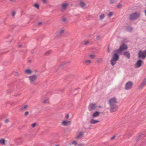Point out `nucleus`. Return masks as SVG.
Listing matches in <instances>:
<instances>
[{
	"label": "nucleus",
	"mask_w": 146,
	"mask_h": 146,
	"mask_svg": "<svg viewBox=\"0 0 146 146\" xmlns=\"http://www.w3.org/2000/svg\"><path fill=\"white\" fill-rule=\"evenodd\" d=\"M92 62L90 60H86L84 62L85 64L86 65H88Z\"/></svg>",
	"instance_id": "5701e85b"
},
{
	"label": "nucleus",
	"mask_w": 146,
	"mask_h": 146,
	"mask_svg": "<svg viewBox=\"0 0 146 146\" xmlns=\"http://www.w3.org/2000/svg\"><path fill=\"white\" fill-rule=\"evenodd\" d=\"M97 62L98 63H101L102 62V58H99L97 60Z\"/></svg>",
	"instance_id": "e433bc0d"
},
{
	"label": "nucleus",
	"mask_w": 146,
	"mask_h": 146,
	"mask_svg": "<svg viewBox=\"0 0 146 146\" xmlns=\"http://www.w3.org/2000/svg\"><path fill=\"white\" fill-rule=\"evenodd\" d=\"M28 107L27 105H25L24 106L22 107L20 109V110L21 111H23L26 110Z\"/></svg>",
	"instance_id": "a211bd4d"
},
{
	"label": "nucleus",
	"mask_w": 146,
	"mask_h": 146,
	"mask_svg": "<svg viewBox=\"0 0 146 146\" xmlns=\"http://www.w3.org/2000/svg\"><path fill=\"white\" fill-rule=\"evenodd\" d=\"M34 6L37 8V9H39V5H38L37 4H35L34 5Z\"/></svg>",
	"instance_id": "58836bf2"
},
{
	"label": "nucleus",
	"mask_w": 146,
	"mask_h": 146,
	"mask_svg": "<svg viewBox=\"0 0 146 146\" xmlns=\"http://www.w3.org/2000/svg\"><path fill=\"white\" fill-rule=\"evenodd\" d=\"M51 52V50H49V51H47L44 54L46 56H48L50 54Z\"/></svg>",
	"instance_id": "bb28decb"
},
{
	"label": "nucleus",
	"mask_w": 146,
	"mask_h": 146,
	"mask_svg": "<svg viewBox=\"0 0 146 146\" xmlns=\"http://www.w3.org/2000/svg\"><path fill=\"white\" fill-rule=\"evenodd\" d=\"M99 107H100V108H101V106H99Z\"/></svg>",
	"instance_id": "e2e57ef3"
},
{
	"label": "nucleus",
	"mask_w": 146,
	"mask_h": 146,
	"mask_svg": "<svg viewBox=\"0 0 146 146\" xmlns=\"http://www.w3.org/2000/svg\"><path fill=\"white\" fill-rule=\"evenodd\" d=\"M110 111L111 112L116 111L117 110L118 106L117 105H110Z\"/></svg>",
	"instance_id": "6e6552de"
},
{
	"label": "nucleus",
	"mask_w": 146,
	"mask_h": 146,
	"mask_svg": "<svg viewBox=\"0 0 146 146\" xmlns=\"http://www.w3.org/2000/svg\"><path fill=\"white\" fill-rule=\"evenodd\" d=\"M70 62V61H69V62H64L62 64H61V65H60V66H59V68L60 67H62V66H63L65 65H66V64L67 63H69Z\"/></svg>",
	"instance_id": "7c9ffc66"
},
{
	"label": "nucleus",
	"mask_w": 146,
	"mask_h": 146,
	"mask_svg": "<svg viewBox=\"0 0 146 146\" xmlns=\"http://www.w3.org/2000/svg\"><path fill=\"white\" fill-rule=\"evenodd\" d=\"M119 56L118 54L116 53H114L113 55L112 58L111 60V64L112 66L114 65L116 63L117 61L119 59Z\"/></svg>",
	"instance_id": "f257e3e1"
},
{
	"label": "nucleus",
	"mask_w": 146,
	"mask_h": 146,
	"mask_svg": "<svg viewBox=\"0 0 146 146\" xmlns=\"http://www.w3.org/2000/svg\"><path fill=\"white\" fill-rule=\"evenodd\" d=\"M140 15V13L138 12H135L131 14L129 17L130 20H133L136 19Z\"/></svg>",
	"instance_id": "20e7f679"
},
{
	"label": "nucleus",
	"mask_w": 146,
	"mask_h": 146,
	"mask_svg": "<svg viewBox=\"0 0 146 146\" xmlns=\"http://www.w3.org/2000/svg\"><path fill=\"white\" fill-rule=\"evenodd\" d=\"M43 2V4H46L47 3V0H41Z\"/></svg>",
	"instance_id": "79ce46f5"
},
{
	"label": "nucleus",
	"mask_w": 146,
	"mask_h": 146,
	"mask_svg": "<svg viewBox=\"0 0 146 146\" xmlns=\"http://www.w3.org/2000/svg\"><path fill=\"white\" fill-rule=\"evenodd\" d=\"M108 53H110V49H109V48H108Z\"/></svg>",
	"instance_id": "13d9d810"
},
{
	"label": "nucleus",
	"mask_w": 146,
	"mask_h": 146,
	"mask_svg": "<svg viewBox=\"0 0 146 146\" xmlns=\"http://www.w3.org/2000/svg\"><path fill=\"white\" fill-rule=\"evenodd\" d=\"M115 136H113L111 138V140H112L115 139Z\"/></svg>",
	"instance_id": "864d4df0"
},
{
	"label": "nucleus",
	"mask_w": 146,
	"mask_h": 146,
	"mask_svg": "<svg viewBox=\"0 0 146 146\" xmlns=\"http://www.w3.org/2000/svg\"><path fill=\"white\" fill-rule=\"evenodd\" d=\"M104 17L105 15L104 14H102L100 15V18L101 20H102L104 18Z\"/></svg>",
	"instance_id": "c756f323"
},
{
	"label": "nucleus",
	"mask_w": 146,
	"mask_h": 146,
	"mask_svg": "<svg viewBox=\"0 0 146 146\" xmlns=\"http://www.w3.org/2000/svg\"><path fill=\"white\" fill-rule=\"evenodd\" d=\"M42 24V22H40L38 24V26H41Z\"/></svg>",
	"instance_id": "8fccbe9b"
},
{
	"label": "nucleus",
	"mask_w": 146,
	"mask_h": 146,
	"mask_svg": "<svg viewBox=\"0 0 146 146\" xmlns=\"http://www.w3.org/2000/svg\"><path fill=\"white\" fill-rule=\"evenodd\" d=\"M72 144H74V145H78V143L76 141H73L71 143H69V145H71Z\"/></svg>",
	"instance_id": "a878e982"
},
{
	"label": "nucleus",
	"mask_w": 146,
	"mask_h": 146,
	"mask_svg": "<svg viewBox=\"0 0 146 146\" xmlns=\"http://www.w3.org/2000/svg\"><path fill=\"white\" fill-rule=\"evenodd\" d=\"M25 72L28 74H30L32 73V72L31 70L27 69L25 70Z\"/></svg>",
	"instance_id": "393cba45"
},
{
	"label": "nucleus",
	"mask_w": 146,
	"mask_h": 146,
	"mask_svg": "<svg viewBox=\"0 0 146 146\" xmlns=\"http://www.w3.org/2000/svg\"><path fill=\"white\" fill-rule=\"evenodd\" d=\"M69 115L68 114L66 116V119H68L69 118Z\"/></svg>",
	"instance_id": "4d7b16f0"
},
{
	"label": "nucleus",
	"mask_w": 146,
	"mask_h": 146,
	"mask_svg": "<svg viewBox=\"0 0 146 146\" xmlns=\"http://www.w3.org/2000/svg\"><path fill=\"white\" fill-rule=\"evenodd\" d=\"M56 34H57V35H56V36L55 38H59L60 37V36L62 35L60 34L58 32Z\"/></svg>",
	"instance_id": "2f4dec72"
},
{
	"label": "nucleus",
	"mask_w": 146,
	"mask_h": 146,
	"mask_svg": "<svg viewBox=\"0 0 146 146\" xmlns=\"http://www.w3.org/2000/svg\"><path fill=\"white\" fill-rule=\"evenodd\" d=\"M119 48L121 50V51L123 52L127 50L128 48V47L127 45L123 43L120 46Z\"/></svg>",
	"instance_id": "9d476101"
},
{
	"label": "nucleus",
	"mask_w": 146,
	"mask_h": 146,
	"mask_svg": "<svg viewBox=\"0 0 146 146\" xmlns=\"http://www.w3.org/2000/svg\"><path fill=\"white\" fill-rule=\"evenodd\" d=\"M143 61L141 60H139L137 61V62L135 64V67L136 68H139L141 66V63Z\"/></svg>",
	"instance_id": "1a4fd4ad"
},
{
	"label": "nucleus",
	"mask_w": 146,
	"mask_h": 146,
	"mask_svg": "<svg viewBox=\"0 0 146 146\" xmlns=\"http://www.w3.org/2000/svg\"><path fill=\"white\" fill-rule=\"evenodd\" d=\"M89 41H86L85 42H84V44L85 45H87L88 44H89Z\"/></svg>",
	"instance_id": "09e8293b"
},
{
	"label": "nucleus",
	"mask_w": 146,
	"mask_h": 146,
	"mask_svg": "<svg viewBox=\"0 0 146 146\" xmlns=\"http://www.w3.org/2000/svg\"><path fill=\"white\" fill-rule=\"evenodd\" d=\"M83 136V133L82 131H80L78 133L77 136L76 137V139L77 140H78L82 137Z\"/></svg>",
	"instance_id": "f8f14e48"
},
{
	"label": "nucleus",
	"mask_w": 146,
	"mask_h": 146,
	"mask_svg": "<svg viewBox=\"0 0 146 146\" xmlns=\"http://www.w3.org/2000/svg\"><path fill=\"white\" fill-rule=\"evenodd\" d=\"M89 56L92 59H94L96 57L95 55L93 54H91Z\"/></svg>",
	"instance_id": "c9c22d12"
},
{
	"label": "nucleus",
	"mask_w": 146,
	"mask_h": 146,
	"mask_svg": "<svg viewBox=\"0 0 146 146\" xmlns=\"http://www.w3.org/2000/svg\"><path fill=\"white\" fill-rule=\"evenodd\" d=\"M16 14V13L15 11H13L12 14V16L13 17H14Z\"/></svg>",
	"instance_id": "c03bdc74"
},
{
	"label": "nucleus",
	"mask_w": 146,
	"mask_h": 146,
	"mask_svg": "<svg viewBox=\"0 0 146 146\" xmlns=\"http://www.w3.org/2000/svg\"><path fill=\"white\" fill-rule=\"evenodd\" d=\"M70 122L71 121H62V124L64 126H67L70 125Z\"/></svg>",
	"instance_id": "ddd939ff"
},
{
	"label": "nucleus",
	"mask_w": 146,
	"mask_h": 146,
	"mask_svg": "<svg viewBox=\"0 0 146 146\" xmlns=\"http://www.w3.org/2000/svg\"><path fill=\"white\" fill-rule=\"evenodd\" d=\"M13 88L12 87H11V88L8 89L7 90V92L8 93L10 94L13 92Z\"/></svg>",
	"instance_id": "b1692460"
},
{
	"label": "nucleus",
	"mask_w": 146,
	"mask_h": 146,
	"mask_svg": "<svg viewBox=\"0 0 146 146\" xmlns=\"http://www.w3.org/2000/svg\"><path fill=\"white\" fill-rule=\"evenodd\" d=\"M36 123H34L33 124H32L31 125L33 127H35V126L36 125Z\"/></svg>",
	"instance_id": "37998d69"
},
{
	"label": "nucleus",
	"mask_w": 146,
	"mask_h": 146,
	"mask_svg": "<svg viewBox=\"0 0 146 146\" xmlns=\"http://www.w3.org/2000/svg\"><path fill=\"white\" fill-rule=\"evenodd\" d=\"M100 112L98 111H95L92 115V116L93 117H96L99 116Z\"/></svg>",
	"instance_id": "4468645a"
},
{
	"label": "nucleus",
	"mask_w": 146,
	"mask_h": 146,
	"mask_svg": "<svg viewBox=\"0 0 146 146\" xmlns=\"http://www.w3.org/2000/svg\"><path fill=\"white\" fill-rule=\"evenodd\" d=\"M62 20L63 22H65L66 21V19L65 18H64L62 19Z\"/></svg>",
	"instance_id": "3c124183"
},
{
	"label": "nucleus",
	"mask_w": 146,
	"mask_h": 146,
	"mask_svg": "<svg viewBox=\"0 0 146 146\" xmlns=\"http://www.w3.org/2000/svg\"><path fill=\"white\" fill-rule=\"evenodd\" d=\"M5 123H7L9 122V118L6 119L4 121Z\"/></svg>",
	"instance_id": "4c0bfd02"
},
{
	"label": "nucleus",
	"mask_w": 146,
	"mask_h": 146,
	"mask_svg": "<svg viewBox=\"0 0 146 146\" xmlns=\"http://www.w3.org/2000/svg\"><path fill=\"white\" fill-rule=\"evenodd\" d=\"M60 34L62 35L65 32V30L64 29H62L60 31L58 32Z\"/></svg>",
	"instance_id": "473e14b6"
},
{
	"label": "nucleus",
	"mask_w": 146,
	"mask_h": 146,
	"mask_svg": "<svg viewBox=\"0 0 146 146\" xmlns=\"http://www.w3.org/2000/svg\"><path fill=\"white\" fill-rule=\"evenodd\" d=\"M31 53H33V50L31 51Z\"/></svg>",
	"instance_id": "052dcab7"
},
{
	"label": "nucleus",
	"mask_w": 146,
	"mask_h": 146,
	"mask_svg": "<svg viewBox=\"0 0 146 146\" xmlns=\"http://www.w3.org/2000/svg\"><path fill=\"white\" fill-rule=\"evenodd\" d=\"M79 4L80 6L82 8H84L86 6V4L82 1L80 2Z\"/></svg>",
	"instance_id": "aec40b11"
},
{
	"label": "nucleus",
	"mask_w": 146,
	"mask_h": 146,
	"mask_svg": "<svg viewBox=\"0 0 146 146\" xmlns=\"http://www.w3.org/2000/svg\"><path fill=\"white\" fill-rule=\"evenodd\" d=\"M84 144L83 143H80L78 145V146H84Z\"/></svg>",
	"instance_id": "49530a36"
},
{
	"label": "nucleus",
	"mask_w": 146,
	"mask_h": 146,
	"mask_svg": "<svg viewBox=\"0 0 146 146\" xmlns=\"http://www.w3.org/2000/svg\"><path fill=\"white\" fill-rule=\"evenodd\" d=\"M68 5V4L67 3L62 4V9H65Z\"/></svg>",
	"instance_id": "412c9836"
},
{
	"label": "nucleus",
	"mask_w": 146,
	"mask_h": 146,
	"mask_svg": "<svg viewBox=\"0 0 146 146\" xmlns=\"http://www.w3.org/2000/svg\"><path fill=\"white\" fill-rule=\"evenodd\" d=\"M122 7V5L121 4L118 5H117V7L118 8H120Z\"/></svg>",
	"instance_id": "a18cd8bd"
},
{
	"label": "nucleus",
	"mask_w": 146,
	"mask_h": 146,
	"mask_svg": "<svg viewBox=\"0 0 146 146\" xmlns=\"http://www.w3.org/2000/svg\"><path fill=\"white\" fill-rule=\"evenodd\" d=\"M143 135L142 134H141L139 135V136L137 138L136 141H138L140 139V138Z\"/></svg>",
	"instance_id": "f704fd0d"
},
{
	"label": "nucleus",
	"mask_w": 146,
	"mask_h": 146,
	"mask_svg": "<svg viewBox=\"0 0 146 146\" xmlns=\"http://www.w3.org/2000/svg\"><path fill=\"white\" fill-rule=\"evenodd\" d=\"M48 102H49V100L48 99H46L43 101V103L44 104H45L46 103H48Z\"/></svg>",
	"instance_id": "72a5a7b5"
},
{
	"label": "nucleus",
	"mask_w": 146,
	"mask_h": 146,
	"mask_svg": "<svg viewBox=\"0 0 146 146\" xmlns=\"http://www.w3.org/2000/svg\"><path fill=\"white\" fill-rule=\"evenodd\" d=\"M28 78L31 84L32 85H36V80L37 79L36 75H34L29 76Z\"/></svg>",
	"instance_id": "f03ea898"
},
{
	"label": "nucleus",
	"mask_w": 146,
	"mask_h": 146,
	"mask_svg": "<svg viewBox=\"0 0 146 146\" xmlns=\"http://www.w3.org/2000/svg\"><path fill=\"white\" fill-rule=\"evenodd\" d=\"M122 52L121 51V50L119 48L118 49L115 50L114 51V53H116L117 54H121Z\"/></svg>",
	"instance_id": "6ab92c4d"
},
{
	"label": "nucleus",
	"mask_w": 146,
	"mask_h": 146,
	"mask_svg": "<svg viewBox=\"0 0 146 146\" xmlns=\"http://www.w3.org/2000/svg\"><path fill=\"white\" fill-rule=\"evenodd\" d=\"M15 76H18V72H15Z\"/></svg>",
	"instance_id": "603ef678"
},
{
	"label": "nucleus",
	"mask_w": 146,
	"mask_h": 146,
	"mask_svg": "<svg viewBox=\"0 0 146 146\" xmlns=\"http://www.w3.org/2000/svg\"><path fill=\"white\" fill-rule=\"evenodd\" d=\"M108 103L110 105H116L117 99L115 98H111L109 100Z\"/></svg>",
	"instance_id": "423d86ee"
},
{
	"label": "nucleus",
	"mask_w": 146,
	"mask_h": 146,
	"mask_svg": "<svg viewBox=\"0 0 146 146\" xmlns=\"http://www.w3.org/2000/svg\"><path fill=\"white\" fill-rule=\"evenodd\" d=\"M20 94H17L16 95H15L14 96H20Z\"/></svg>",
	"instance_id": "6e6d98bb"
},
{
	"label": "nucleus",
	"mask_w": 146,
	"mask_h": 146,
	"mask_svg": "<svg viewBox=\"0 0 146 146\" xmlns=\"http://www.w3.org/2000/svg\"><path fill=\"white\" fill-rule=\"evenodd\" d=\"M29 113L28 111H26L25 113L24 116L25 117H27V116L29 114Z\"/></svg>",
	"instance_id": "ea45409f"
},
{
	"label": "nucleus",
	"mask_w": 146,
	"mask_h": 146,
	"mask_svg": "<svg viewBox=\"0 0 146 146\" xmlns=\"http://www.w3.org/2000/svg\"><path fill=\"white\" fill-rule=\"evenodd\" d=\"M145 15L146 16V10H145Z\"/></svg>",
	"instance_id": "680f3d73"
},
{
	"label": "nucleus",
	"mask_w": 146,
	"mask_h": 146,
	"mask_svg": "<svg viewBox=\"0 0 146 146\" xmlns=\"http://www.w3.org/2000/svg\"><path fill=\"white\" fill-rule=\"evenodd\" d=\"M138 58L144 59L146 57V50L143 51H140L138 54Z\"/></svg>",
	"instance_id": "7ed1b4c3"
},
{
	"label": "nucleus",
	"mask_w": 146,
	"mask_h": 146,
	"mask_svg": "<svg viewBox=\"0 0 146 146\" xmlns=\"http://www.w3.org/2000/svg\"><path fill=\"white\" fill-rule=\"evenodd\" d=\"M100 38V36H98L96 37V39L97 40H99Z\"/></svg>",
	"instance_id": "de8ad7c7"
},
{
	"label": "nucleus",
	"mask_w": 146,
	"mask_h": 146,
	"mask_svg": "<svg viewBox=\"0 0 146 146\" xmlns=\"http://www.w3.org/2000/svg\"><path fill=\"white\" fill-rule=\"evenodd\" d=\"M99 122V121L95 120L93 119H91L90 123L92 124H95L96 123Z\"/></svg>",
	"instance_id": "f3484780"
},
{
	"label": "nucleus",
	"mask_w": 146,
	"mask_h": 146,
	"mask_svg": "<svg viewBox=\"0 0 146 146\" xmlns=\"http://www.w3.org/2000/svg\"><path fill=\"white\" fill-rule=\"evenodd\" d=\"M123 54L127 58L129 59L130 58V54L129 51H126L124 52L123 53Z\"/></svg>",
	"instance_id": "dca6fc26"
},
{
	"label": "nucleus",
	"mask_w": 146,
	"mask_h": 146,
	"mask_svg": "<svg viewBox=\"0 0 146 146\" xmlns=\"http://www.w3.org/2000/svg\"><path fill=\"white\" fill-rule=\"evenodd\" d=\"M97 106L96 104L94 103H92L89 104L88 108L89 111H92L96 110Z\"/></svg>",
	"instance_id": "0eeeda50"
},
{
	"label": "nucleus",
	"mask_w": 146,
	"mask_h": 146,
	"mask_svg": "<svg viewBox=\"0 0 146 146\" xmlns=\"http://www.w3.org/2000/svg\"><path fill=\"white\" fill-rule=\"evenodd\" d=\"M11 2H15L16 1V0H9Z\"/></svg>",
	"instance_id": "5fc2aeb1"
},
{
	"label": "nucleus",
	"mask_w": 146,
	"mask_h": 146,
	"mask_svg": "<svg viewBox=\"0 0 146 146\" xmlns=\"http://www.w3.org/2000/svg\"><path fill=\"white\" fill-rule=\"evenodd\" d=\"M117 0H110V2L111 4H113L116 2Z\"/></svg>",
	"instance_id": "a19ab883"
},
{
	"label": "nucleus",
	"mask_w": 146,
	"mask_h": 146,
	"mask_svg": "<svg viewBox=\"0 0 146 146\" xmlns=\"http://www.w3.org/2000/svg\"><path fill=\"white\" fill-rule=\"evenodd\" d=\"M0 144L2 145H5V140L4 139H0Z\"/></svg>",
	"instance_id": "4be33fe9"
},
{
	"label": "nucleus",
	"mask_w": 146,
	"mask_h": 146,
	"mask_svg": "<svg viewBox=\"0 0 146 146\" xmlns=\"http://www.w3.org/2000/svg\"><path fill=\"white\" fill-rule=\"evenodd\" d=\"M146 84V78L143 80L139 88V89H141Z\"/></svg>",
	"instance_id": "2eb2a0df"
},
{
	"label": "nucleus",
	"mask_w": 146,
	"mask_h": 146,
	"mask_svg": "<svg viewBox=\"0 0 146 146\" xmlns=\"http://www.w3.org/2000/svg\"><path fill=\"white\" fill-rule=\"evenodd\" d=\"M22 45H19L18 46L19 47H21V46H22Z\"/></svg>",
	"instance_id": "bf43d9fd"
},
{
	"label": "nucleus",
	"mask_w": 146,
	"mask_h": 146,
	"mask_svg": "<svg viewBox=\"0 0 146 146\" xmlns=\"http://www.w3.org/2000/svg\"><path fill=\"white\" fill-rule=\"evenodd\" d=\"M16 144L17 145H19V144L21 143L22 141V139L21 137H19L16 138L14 140Z\"/></svg>",
	"instance_id": "9b49d317"
},
{
	"label": "nucleus",
	"mask_w": 146,
	"mask_h": 146,
	"mask_svg": "<svg viewBox=\"0 0 146 146\" xmlns=\"http://www.w3.org/2000/svg\"><path fill=\"white\" fill-rule=\"evenodd\" d=\"M127 30L129 31H131L133 30V29L132 27L130 26H128L127 28Z\"/></svg>",
	"instance_id": "c85d7f7f"
},
{
	"label": "nucleus",
	"mask_w": 146,
	"mask_h": 146,
	"mask_svg": "<svg viewBox=\"0 0 146 146\" xmlns=\"http://www.w3.org/2000/svg\"><path fill=\"white\" fill-rule=\"evenodd\" d=\"M113 14V12H110L107 15L108 16V17H111Z\"/></svg>",
	"instance_id": "cd10ccee"
},
{
	"label": "nucleus",
	"mask_w": 146,
	"mask_h": 146,
	"mask_svg": "<svg viewBox=\"0 0 146 146\" xmlns=\"http://www.w3.org/2000/svg\"><path fill=\"white\" fill-rule=\"evenodd\" d=\"M133 85V83L131 81H129L125 84L124 89L125 90H129L131 89Z\"/></svg>",
	"instance_id": "39448f33"
}]
</instances>
